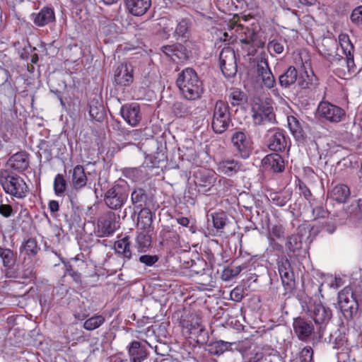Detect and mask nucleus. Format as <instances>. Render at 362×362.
<instances>
[{
	"instance_id": "1",
	"label": "nucleus",
	"mask_w": 362,
	"mask_h": 362,
	"mask_svg": "<svg viewBox=\"0 0 362 362\" xmlns=\"http://www.w3.org/2000/svg\"><path fill=\"white\" fill-rule=\"evenodd\" d=\"M241 45L242 50L249 57L255 58L259 49L263 50L266 39L262 35L258 24H252L250 27L236 25L233 28Z\"/></svg>"
},
{
	"instance_id": "2",
	"label": "nucleus",
	"mask_w": 362,
	"mask_h": 362,
	"mask_svg": "<svg viewBox=\"0 0 362 362\" xmlns=\"http://www.w3.org/2000/svg\"><path fill=\"white\" fill-rule=\"evenodd\" d=\"M176 85L182 95L188 100L199 99L203 93L202 82L192 68H186L178 74Z\"/></svg>"
},
{
	"instance_id": "3",
	"label": "nucleus",
	"mask_w": 362,
	"mask_h": 362,
	"mask_svg": "<svg viewBox=\"0 0 362 362\" xmlns=\"http://www.w3.org/2000/svg\"><path fill=\"white\" fill-rule=\"evenodd\" d=\"M0 183L3 189L18 199L25 198L29 192V187L24 179L18 175L6 174L0 178Z\"/></svg>"
},
{
	"instance_id": "4",
	"label": "nucleus",
	"mask_w": 362,
	"mask_h": 362,
	"mask_svg": "<svg viewBox=\"0 0 362 362\" xmlns=\"http://www.w3.org/2000/svg\"><path fill=\"white\" fill-rule=\"evenodd\" d=\"M129 194L127 183H117L105 194L104 202L106 206L114 210L119 209L127 202Z\"/></svg>"
},
{
	"instance_id": "5",
	"label": "nucleus",
	"mask_w": 362,
	"mask_h": 362,
	"mask_svg": "<svg viewBox=\"0 0 362 362\" xmlns=\"http://www.w3.org/2000/svg\"><path fill=\"white\" fill-rule=\"evenodd\" d=\"M252 118L255 125L264 126L276 122L273 107L259 99L252 105Z\"/></svg>"
},
{
	"instance_id": "6",
	"label": "nucleus",
	"mask_w": 362,
	"mask_h": 362,
	"mask_svg": "<svg viewBox=\"0 0 362 362\" xmlns=\"http://www.w3.org/2000/svg\"><path fill=\"white\" fill-rule=\"evenodd\" d=\"M339 308L346 320H351L358 310V304L351 287L346 286L338 294Z\"/></svg>"
},
{
	"instance_id": "7",
	"label": "nucleus",
	"mask_w": 362,
	"mask_h": 362,
	"mask_svg": "<svg viewBox=\"0 0 362 362\" xmlns=\"http://www.w3.org/2000/svg\"><path fill=\"white\" fill-rule=\"evenodd\" d=\"M306 313L319 325L318 334L321 337L327 324L332 318V310L320 302L309 301Z\"/></svg>"
},
{
	"instance_id": "8",
	"label": "nucleus",
	"mask_w": 362,
	"mask_h": 362,
	"mask_svg": "<svg viewBox=\"0 0 362 362\" xmlns=\"http://www.w3.org/2000/svg\"><path fill=\"white\" fill-rule=\"evenodd\" d=\"M230 123V115L227 103L218 100L214 106L211 127L216 134L226 131Z\"/></svg>"
},
{
	"instance_id": "9",
	"label": "nucleus",
	"mask_w": 362,
	"mask_h": 362,
	"mask_svg": "<svg viewBox=\"0 0 362 362\" xmlns=\"http://www.w3.org/2000/svg\"><path fill=\"white\" fill-rule=\"evenodd\" d=\"M316 115L320 119L337 124L345 119L346 112L341 107L328 101H321L317 106Z\"/></svg>"
},
{
	"instance_id": "10",
	"label": "nucleus",
	"mask_w": 362,
	"mask_h": 362,
	"mask_svg": "<svg viewBox=\"0 0 362 362\" xmlns=\"http://www.w3.org/2000/svg\"><path fill=\"white\" fill-rule=\"evenodd\" d=\"M119 216L107 211L102 214L97 221V233L99 237H110L119 228Z\"/></svg>"
},
{
	"instance_id": "11",
	"label": "nucleus",
	"mask_w": 362,
	"mask_h": 362,
	"mask_svg": "<svg viewBox=\"0 0 362 362\" xmlns=\"http://www.w3.org/2000/svg\"><path fill=\"white\" fill-rule=\"evenodd\" d=\"M339 43L341 52L342 54H344L345 57H341V58H339L337 57L336 56L329 54L327 59L332 62L338 60L341 64H346L349 71H354V69L355 67L354 62V46L351 44L348 35H339Z\"/></svg>"
},
{
	"instance_id": "12",
	"label": "nucleus",
	"mask_w": 362,
	"mask_h": 362,
	"mask_svg": "<svg viewBox=\"0 0 362 362\" xmlns=\"http://www.w3.org/2000/svg\"><path fill=\"white\" fill-rule=\"evenodd\" d=\"M194 184L198 191L206 193L215 185L218 175L213 170L199 168L194 172Z\"/></svg>"
},
{
	"instance_id": "13",
	"label": "nucleus",
	"mask_w": 362,
	"mask_h": 362,
	"mask_svg": "<svg viewBox=\"0 0 362 362\" xmlns=\"http://www.w3.org/2000/svg\"><path fill=\"white\" fill-rule=\"evenodd\" d=\"M220 67L223 74L230 78L235 76L238 71L236 57L234 50L230 47H225L219 54Z\"/></svg>"
},
{
	"instance_id": "14",
	"label": "nucleus",
	"mask_w": 362,
	"mask_h": 362,
	"mask_svg": "<svg viewBox=\"0 0 362 362\" xmlns=\"http://www.w3.org/2000/svg\"><path fill=\"white\" fill-rule=\"evenodd\" d=\"M310 231L305 226H300L298 228L297 233L291 234L286 238L285 247L288 253H298L303 248V245L306 243L305 239L310 237Z\"/></svg>"
},
{
	"instance_id": "15",
	"label": "nucleus",
	"mask_w": 362,
	"mask_h": 362,
	"mask_svg": "<svg viewBox=\"0 0 362 362\" xmlns=\"http://www.w3.org/2000/svg\"><path fill=\"white\" fill-rule=\"evenodd\" d=\"M257 60V74L260 77L264 86L267 88H272L276 85L275 78L269 68L267 54L264 50H261L259 56L254 58Z\"/></svg>"
},
{
	"instance_id": "16",
	"label": "nucleus",
	"mask_w": 362,
	"mask_h": 362,
	"mask_svg": "<svg viewBox=\"0 0 362 362\" xmlns=\"http://www.w3.org/2000/svg\"><path fill=\"white\" fill-rule=\"evenodd\" d=\"M265 139L268 148L273 151H284L287 145L284 132L279 128L269 129L265 135Z\"/></svg>"
},
{
	"instance_id": "17",
	"label": "nucleus",
	"mask_w": 362,
	"mask_h": 362,
	"mask_svg": "<svg viewBox=\"0 0 362 362\" xmlns=\"http://www.w3.org/2000/svg\"><path fill=\"white\" fill-rule=\"evenodd\" d=\"M231 142L241 158L245 159L250 156L252 151V142L245 132H235L231 137Z\"/></svg>"
},
{
	"instance_id": "18",
	"label": "nucleus",
	"mask_w": 362,
	"mask_h": 362,
	"mask_svg": "<svg viewBox=\"0 0 362 362\" xmlns=\"http://www.w3.org/2000/svg\"><path fill=\"white\" fill-rule=\"evenodd\" d=\"M293 327L297 337L302 341H307L315 331L312 321L301 317L293 320Z\"/></svg>"
},
{
	"instance_id": "19",
	"label": "nucleus",
	"mask_w": 362,
	"mask_h": 362,
	"mask_svg": "<svg viewBox=\"0 0 362 362\" xmlns=\"http://www.w3.org/2000/svg\"><path fill=\"white\" fill-rule=\"evenodd\" d=\"M134 81L133 69L127 64H119L114 71L113 83L117 87L130 86Z\"/></svg>"
},
{
	"instance_id": "20",
	"label": "nucleus",
	"mask_w": 362,
	"mask_h": 362,
	"mask_svg": "<svg viewBox=\"0 0 362 362\" xmlns=\"http://www.w3.org/2000/svg\"><path fill=\"white\" fill-rule=\"evenodd\" d=\"M127 351L130 362H145L149 355L146 345L139 341H132Z\"/></svg>"
},
{
	"instance_id": "21",
	"label": "nucleus",
	"mask_w": 362,
	"mask_h": 362,
	"mask_svg": "<svg viewBox=\"0 0 362 362\" xmlns=\"http://www.w3.org/2000/svg\"><path fill=\"white\" fill-rule=\"evenodd\" d=\"M120 114L123 119L131 126H136L141 119L139 105L133 103L122 105Z\"/></svg>"
},
{
	"instance_id": "22",
	"label": "nucleus",
	"mask_w": 362,
	"mask_h": 362,
	"mask_svg": "<svg viewBox=\"0 0 362 362\" xmlns=\"http://www.w3.org/2000/svg\"><path fill=\"white\" fill-rule=\"evenodd\" d=\"M217 171L226 176L231 177L243 170V164L233 158H225L217 163Z\"/></svg>"
},
{
	"instance_id": "23",
	"label": "nucleus",
	"mask_w": 362,
	"mask_h": 362,
	"mask_svg": "<svg viewBox=\"0 0 362 362\" xmlns=\"http://www.w3.org/2000/svg\"><path fill=\"white\" fill-rule=\"evenodd\" d=\"M262 164L266 170L274 173H281L285 169L284 160L279 153L267 155L262 160Z\"/></svg>"
},
{
	"instance_id": "24",
	"label": "nucleus",
	"mask_w": 362,
	"mask_h": 362,
	"mask_svg": "<svg viewBox=\"0 0 362 362\" xmlns=\"http://www.w3.org/2000/svg\"><path fill=\"white\" fill-rule=\"evenodd\" d=\"M33 23L39 27L45 26L55 21L54 11L52 7L42 8L38 13L32 14Z\"/></svg>"
},
{
	"instance_id": "25",
	"label": "nucleus",
	"mask_w": 362,
	"mask_h": 362,
	"mask_svg": "<svg viewBox=\"0 0 362 362\" xmlns=\"http://www.w3.org/2000/svg\"><path fill=\"white\" fill-rule=\"evenodd\" d=\"M129 12L135 16H141L151 6V0H124Z\"/></svg>"
},
{
	"instance_id": "26",
	"label": "nucleus",
	"mask_w": 362,
	"mask_h": 362,
	"mask_svg": "<svg viewBox=\"0 0 362 362\" xmlns=\"http://www.w3.org/2000/svg\"><path fill=\"white\" fill-rule=\"evenodd\" d=\"M114 249L116 254H117L124 261H129L133 257L131 248V240L129 237L127 235L118 239L115 243Z\"/></svg>"
},
{
	"instance_id": "27",
	"label": "nucleus",
	"mask_w": 362,
	"mask_h": 362,
	"mask_svg": "<svg viewBox=\"0 0 362 362\" xmlns=\"http://www.w3.org/2000/svg\"><path fill=\"white\" fill-rule=\"evenodd\" d=\"M7 164L11 168L18 171H23L28 168L29 161L25 153L18 152L11 156Z\"/></svg>"
},
{
	"instance_id": "28",
	"label": "nucleus",
	"mask_w": 362,
	"mask_h": 362,
	"mask_svg": "<svg viewBox=\"0 0 362 362\" xmlns=\"http://www.w3.org/2000/svg\"><path fill=\"white\" fill-rule=\"evenodd\" d=\"M349 187L344 184L337 185L329 192V197L338 203H345L350 197Z\"/></svg>"
},
{
	"instance_id": "29",
	"label": "nucleus",
	"mask_w": 362,
	"mask_h": 362,
	"mask_svg": "<svg viewBox=\"0 0 362 362\" xmlns=\"http://www.w3.org/2000/svg\"><path fill=\"white\" fill-rule=\"evenodd\" d=\"M131 200L137 209L149 206L150 199L146 191L142 188H136L131 194Z\"/></svg>"
},
{
	"instance_id": "30",
	"label": "nucleus",
	"mask_w": 362,
	"mask_h": 362,
	"mask_svg": "<svg viewBox=\"0 0 362 362\" xmlns=\"http://www.w3.org/2000/svg\"><path fill=\"white\" fill-rule=\"evenodd\" d=\"M192 21L187 18H183L177 21L174 35L185 40L189 38L191 35Z\"/></svg>"
},
{
	"instance_id": "31",
	"label": "nucleus",
	"mask_w": 362,
	"mask_h": 362,
	"mask_svg": "<svg viewBox=\"0 0 362 362\" xmlns=\"http://www.w3.org/2000/svg\"><path fill=\"white\" fill-rule=\"evenodd\" d=\"M87 176L82 165H77L73 169L71 181L74 187L79 189L84 187L87 183Z\"/></svg>"
},
{
	"instance_id": "32",
	"label": "nucleus",
	"mask_w": 362,
	"mask_h": 362,
	"mask_svg": "<svg viewBox=\"0 0 362 362\" xmlns=\"http://www.w3.org/2000/svg\"><path fill=\"white\" fill-rule=\"evenodd\" d=\"M279 272L283 284L290 286L293 280V272L290 262L286 259L279 263Z\"/></svg>"
},
{
	"instance_id": "33",
	"label": "nucleus",
	"mask_w": 362,
	"mask_h": 362,
	"mask_svg": "<svg viewBox=\"0 0 362 362\" xmlns=\"http://www.w3.org/2000/svg\"><path fill=\"white\" fill-rule=\"evenodd\" d=\"M298 73L293 66H290L287 70L279 77V82L281 87L288 88L295 83L298 79Z\"/></svg>"
},
{
	"instance_id": "34",
	"label": "nucleus",
	"mask_w": 362,
	"mask_h": 362,
	"mask_svg": "<svg viewBox=\"0 0 362 362\" xmlns=\"http://www.w3.org/2000/svg\"><path fill=\"white\" fill-rule=\"evenodd\" d=\"M16 253L13 250L0 246V259L4 267L8 269H13L16 263Z\"/></svg>"
},
{
	"instance_id": "35",
	"label": "nucleus",
	"mask_w": 362,
	"mask_h": 362,
	"mask_svg": "<svg viewBox=\"0 0 362 362\" xmlns=\"http://www.w3.org/2000/svg\"><path fill=\"white\" fill-rule=\"evenodd\" d=\"M211 218H212L213 226H214V228L216 229V233H214V232H213V233L209 232V235H216L218 234L220 235L221 233H223V229L224 226H226V221L228 219L227 216L224 212L221 211V212H216V213L212 214Z\"/></svg>"
},
{
	"instance_id": "36",
	"label": "nucleus",
	"mask_w": 362,
	"mask_h": 362,
	"mask_svg": "<svg viewBox=\"0 0 362 362\" xmlns=\"http://www.w3.org/2000/svg\"><path fill=\"white\" fill-rule=\"evenodd\" d=\"M285 40L282 37L269 39L267 45V49L272 57L281 54L284 51Z\"/></svg>"
},
{
	"instance_id": "37",
	"label": "nucleus",
	"mask_w": 362,
	"mask_h": 362,
	"mask_svg": "<svg viewBox=\"0 0 362 362\" xmlns=\"http://www.w3.org/2000/svg\"><path fill=\"white\" fill-rule=\"evenodd\" d=\"M233 343L223 340L215 341L208 345V351L216 356H220L229 350Z\"/></svg>"
},
{
	"instance_id": "38",
	"label": "nucleus",
	"mask_w": 362,
	"mask_h": 362,
	"mask_svg": "<svg viewBox=\"0 0 362 362\" xmlns=\"http://www.w3.org/2000/svg\"><path fill=\"white\" fill-rule=\"evenodd\" d=\"M291 197L292 192L289 189L270 194V199L272 203L281 207L285 206L291 200Z\"/></svg>"
},
{
	"instance_id": "39",
	"label": "nucleus",
	"mask_w": 362,
	"mask_h": 362,
	"mask_svg": "<svg viewBox=\"0 0 362 362\" xmlns=\"http://www.w3.org/2000/svg\"><path fill=\"white\" fill-rule=\"evenodd\" d=\"M288 128L293 136L298 140L303 138V130L300 122L293 116H288L287 118Z\"/></svg>"
},
{
	"instance_id": "40",
	"label": "nucleus",
	"mask_w": 362,
	"mask_h": 362,
	"mask_svg": "<svg viewBox=\"0 0 362 362\" xmlns=\"http://www.w3.org/2000/svg\"><path fill=\"white\" fill-rule=\"evenodd\" d=\"M105 322L103 315L95 314L88 318L83 323V328L88 331H93L99 328Z\"/></svg>"
},
{
	"instance_id": "41",
	"label": "nucleus",
	"mask_w": 362,
	"mask_h": 362,
	"mask_svg": "<svg viewBox=\"0 0 362 362\" xmlns=\"http://www.w3.org/2000/svg\"><path fill=\"white\" fill-rule=\"evenodd\" d=\"M136 244L139 252H145L151 246V235L144 230L139 232L136 236Z\"/></svg>"
},
{
	"instance_id": "42",
	"label": "nucleus",
	"mask_w": 362,
	"mask_h": 362,
	"mask_svg": "<svg viewBox=\"0 0 362 362\" xmlns=\"http://www.w3.org/2000/svg\"><path fill=\"white\" fill-rule=\"evenodd\" d=\"M39 250L37 242L33 238H28L20 247V252L25 251V254L30 257H35Z\"/></svg>"
},
{
	"instance_id": "43",
	"label": "nucleus",
	"mask_w": 362,
	"mask_h": 362,
	"mask_svg": "<svg viewBox=\"0 0 362 362\" xmlns=\"http://www.w3.org/2000/svg\"><path fill=\"white\" fill-rule=\"evenodd\" d=\"M139 209L138 222L143 224L144 228L150 226L153 221V214L149 206Z\"/></svg>"
},
{
	"instance_id": "44",
	"label": "nucleus",
	"mask_w": 362,
	"mask_h": 362,
	"mask_svg": "<svg viewBox=\"0 0 362 362\" xmlns=\"http://www.w3.org/2000/svg\"><path fill=\"white\" fill-rule=\"evenodd\" d=\"M315 80V76L312 71L310 74H308L307 71H304L300 74L299 76H298L296 81L302 88H309L313 85Z\"/></svg>"
},
{
	"instance_id": "45",
	"label": "nucleus",
	"mask_w": 362,
	"mask_h": 362,
	"mask_svg": "<svg viewBox=\"0 0 362 362\" xmlns=\"http://www.w3.org/2000/svg\"><path fill=\"white\" fill-rule=\"evenodd\" d=\"M246 100L245 94L240 89H231L228 95V100L232 105H239Z\"/></svg>"
},
{
	"instance_id": "46",
	"label": "nucleus",
	"mask_w": 362,
	"mask_h": 362,
	"mask_svg": "<svg viewBox=\"0 0 362 362\" xmlns=\"http://www.w3.org/2000/svg\"><path fill=\"white\" fill-rule=\"evenodd\" d=\"M173 112L177 117H185L191 114V107L187 103L177 102L173 105Z\"/></svg>"
},
{
	"instance_id": "47",
	"label": "nucleus",
	"mask_w": 362,
	"mask_h": 362,
	"mask_svg": "<svg viewBox=\"0 0 362 362\" xmlns=\"http://www.w3.org/2000/svg\"><path fill=\"white\" fill-rule=\"evenodd\" d=\"M66 188V182L62 174H57L54 180V190L57 196L64 194Z\"/></svg>"
},
{
	"instance_id": "48",
	"label": "nucleus",
	"mask_w": 362,
	"mask_h": 362,
	"mask_svg": "<svg viewBox=\"0 0 362 362\" xmlns=\"http://www.w3.org/2000/svg\"><path fill=\"white\" fill-rule=\"evenodd\" d=\"M362 212V199H358L356 203H351L346 209L347 216L356 218L361 216Z\"/></svg>"
},
{
	"instance_id": "49",
	"label": "nucleus",
	"mask_w": 362,
	"mask_h": 362,
	"mask_svg": "<svg viewBox=\"0 0 362 362\" xmlns=\"http://www.w3.org/2000/svg\"><path fill=\"white\" fill-rule=\"evenodd\" d=\"M175 62L176 60L184 62L189 58V52L183 45L175 43Z\"/></svg>"
},
{
	"instance_id": "50",
	"label": "nucleus",
	"mask_w": 362,
	"mask_h": 362,
	"mask_svg": "<svg viewBox=\"0 0 362 362\" xmlns=\"http://www.w3.org/2000/svg\"><path fill=\"white\" fill-rule=\"evenodd\" d=\"M90 117L97 121H100L103 117V107L101 105L96 106L93 104H89L88 110Z\"/></svg>"
},
{
	"instance_id": "51",
	"label": "nucleus",
	"mask_w": 362,
	"mask_h": 362,
	"mask_svg": "<svg viewBox=\"0 0 362 362\" xmlns=\"http://www.w3.org/2000/svg\"><path fill=\"white\" fill-rule=\"evenodd\" d=\"M269 234L272 237L270 238L271 240H273V238L282 239L286 234L285 228L282 225H274L272 226Z\"/></svg>"
},
{
	"instance_id": "52",
	"label": "nucleus",
	"mask_w": 362,
	"mask_h": 362,
	"mask_svg": "<svg viewBox=\"0 0 362 362\" xmlns=\"http://www.w3.org/2000/svg\"><path fill=\"white\" fill-rule=\"evenodd\" d=\"M300 362H312L313 360V351L310 346L304 347L300 352Z\"/></svg>"
},
{
	"instance_id": "53",
	"label": "nucleus",
	"mask_w": 362,
	"mask_h": 362,
	"mask_svg": "<svg viewBox=\"0 0 362 362\" xmlns=\"http://www.w3.org/2000/svg\"><path fill=\"white\" fill-rule=\"evenodd\" d=\"M350 18L353 23L357 25H362V6H358L353 10Z\"/></svg>"
},
{
	"instance_id": "54",
	"label": "nucleus",
	"mask_w": 362,
	"mask_h": 362,
	"mask_svg": "<svg viewBox=\"0 0 362 362\" xmlns=\"http://www.w3.org/2000/svg\"><path fill=\"white\" fill-rule=\"evenodd\" d=\"M157 255H143L139 258V261L147 267H151L158 261Z\"/></svg>"
},
{
	"instance_id": "55",
	"label": "nucleus",
	"mask_w": 362,
	"mask_h": 362,
	"mask_svg": "<svg viewBox=\"0 0 362 362\" xmlns=\"http://www.w3.org/2000/svg\"><path fill=\"white\" fill-rule=\"evenodd\" d=\"M175 44L173 45H163L160 47V51L170 59L175 62Z\"/></svg>"
},
{
	"instance_id": "56",
	"label": "nucleus",
	"mask_w": 362,
	"mask_h": 362,
	"mask_svg": "<svg viewBox=\"0 0 362 362\" xmlns=\"http://www.w3.org/2000/svg\"><path fill=\"white\" fill-rule=\"evenodd\" d=\"M13 207L9 204H0V214L4 218H9L14 214Z\"/></svg>"
},
{
	"instance_id": "57",
	"label": "nucleus",
	"mask_w": 362,
	"mask_h": 362,
	"mask_svg": "<svg viewBox=\"0 0 362 362\" xmlns=\"http://www.w3.org/2000/svg\"><path fill=\"white\" fill-rule=\"evenodd\" d=\"M298 187L300 190V194L303 195V197L309 200L310 197L312 196V193L310 189L307 187V185L300 180H298Z\"/></svg>"
},
{
	"instance_id": "58",
	"label": "nucleus",
	"mask_w": 362,
	"mask_h": 362,
	"mask_svg": "<svg viewBox=\"0 0 362 362\" xmlns=\"http://www.w3.org/2000/svg\"><path fill=\"white\" fill-rule=\"evenodd\" d=\"M40 151L45 156L47 160L52 157L51 145L47 141H44L40 144Z\"/></svg>"
},
{
	"instance_id": "59",
	"label": "nucleus",
	"mask_w": 362,
	"mask_h": 362,
	"mask_svg": "<svg viewBox=\"0 0 362 362\" xmlns=\"http://www.w3.org/2000/svg\"><path fill=\"white\" fill-rule=\"evenodd\" d=\"M243 298V290L238 287L233 289L230 292V298L235 301L240 302Z\"/></svg>"
},
{
	"instance_id": "60",
	"label": "nucleus",
	"mask_w": 362,
	"mask_h": 362,
	"mask_svg": "<svg viewBox=\"0 0 362 362\" xmlns=\"http://www.w3.org/2000/svg\"><path fill=\"white\" fill-rule=\"evenodd\" d=\"M327 211L322 206H318L313 209V216L314 218L325 217Z\"/></svg>"
},
{
	"instance_id": "61",
	"label": "nucleus",
	"mask_w": 362,
	"mask_h": 362,
	"mask_svg": "<svg viewBox=\"0 0 362 362\" xmlns=\"http://www.w3.org/2000/svg\"><path fill=\"white\" fill-rule=\"evenodd\" d=\"M21 277L25 280L35 279V273L32 268H27L22 272Z\"/></svg>"
},
{
	"instance_id": "62",
	"label": "nucleus",
	"mask_w": 362,
	"mask_h": 362,
	"mask_svg": "<svg viewBox=\"0 0 362 362\" xmlns=\"http://www.w3.org/2000/svg\"><path fill=\"white\" fill-rule=\"evenodd\" d=\"M48 207L52 213H55L59 209V203L55 200L50 201L48 204Z\"/></svg>"
},
{
	"instance_id": "63",
	"label": "nucleus",
	"mask_w": 362,
	"mask_h": 362,
	"mask_svg": "<svg viewBox=\"0 0 362 362\" xmlns=\"http://www.w3.org/2000/svg\"><path fill=\"white\" fill-rule=\"evenodd\" d=\"M176 221L178 224L187 227L189 223V221L187 217H179L176 218Z\"/></svg>"
},
{
	"instance_id": "64",
	"label": "nucleus",
	"mask_w": 362,
	"mask_h": 362,
	"mask_svg": "<svg viewBox=\"0 0 362 362\" xmlns=\"http://www.w3.org/2000/svg\"><path fill=\"white\" fill-rule=\"evenodd\" d=\"M325 229L329 233H333L336 229V226L333 223H327L325 226Z\"/></svg>"
}]
</instances>
